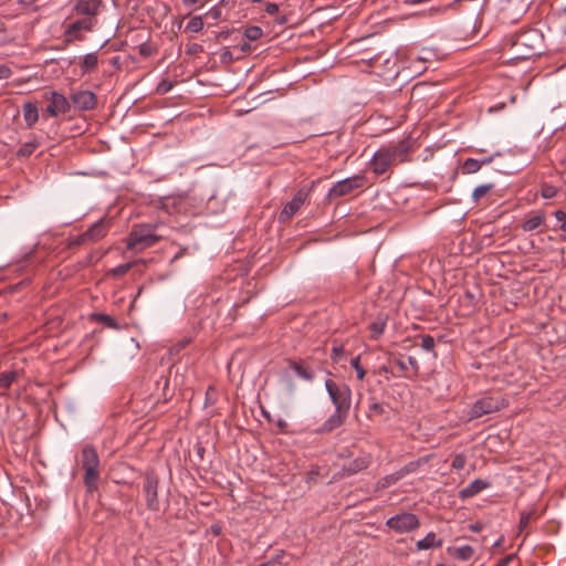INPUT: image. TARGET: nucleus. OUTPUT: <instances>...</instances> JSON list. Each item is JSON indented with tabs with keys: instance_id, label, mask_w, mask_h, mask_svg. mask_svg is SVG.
<instances>
[{
	"instance_id": "1",
	"label": "nucleus",
	"mask_w": 566,
	"mask_h": 566,
	"mask_svg": "<svg viewBox=\"0 0 566 566\" xmlns=\"http://www.w3.org/2000/svg\"><path fill=\"white\" fill-rule=\"evenodd\" d=\"M410 153V140L405 138L379 148L370 159V169L376 175L385 174L392 165L406 163Z\"/></svg>"
},
{
	"instance_id": "2",
	"label": "nucleus",
	"mask_w": 566,
	"mask_h": 566,
	"mask_svg": "<svg viewBox=\"0 0 566 566\" xmlns=\"http://www.w3.org/2000/svg\"><path fill=\"white\" fill-rule=\"evenodd\" d=\"M542 35L537 30H527L517 34L512 43L515 53L512 59L526 60L535 54H539Z\"/></svg>"
},
{
	"instance_id": "3",
	"label": "nucleus",
	"mask_w": 566,
	"mask_h": 566,
	"mask_svg": "<svg viewBox=\"0 0 566 566\" xmlns=\"http://www.w3.org/2000/svg\"><path fill=\"white\" fill-rule=\"evenodd\" d=\"M81 464L85 471L84 484L88 492L97 489L99 480V458L92 446H85L81 452Z\"/></svg>"
},
{
	"instance_id": "4",
	"label": "nucleus",
	"mask_w": 566,
	"mask_h": 566,
	"mask_svg": "<svg viewBox=\"0 0 566 566\" xmlns=\"http://www.w3.org/2000/svg\"><path fill=\"white\" fill-rule=\"evenodd\" d=\"M154 230L155 228L150 224L134 227L127 239V249L140 252L155 245L160 237Z\"/></svg>"
},
{
	"instance_id": "5",
	"label": "nucleus",
	"mask_w": 566,
	"mask_h": 566,
	"mask_svg": "<svg viewBox=\"0 0 566 566\" xmlns=\"http://www.w3.org/2000/svg\"><path fill=\"white\" fill-rule=\"evenodd\" d=\"M325 388L335 407L339 411L349 412L352 405V390L346 384H338L332 379L325 380Z\"/></svg>"
},
{
	"instance_id": "6",
	"label": "nucleus",
	"mask_w": 566,
	"mask_h": 566,
	"mask_svg": "<svg viewBox=\"0 0 566 566\" xmlns=\"http://www.w3.org/2000/svg\"><path fill=\"white\" fill-rule=\"evenodd\" d=\"M507 406V401L502 397H483L476 400L470 409V419H476L484 415L499 411Z\"/></svg>"
},
{
	"instance_id": "7",
	"label": "nucleus",
	"mask_w": 566,
	"mask_h": 566,
	"mask_svg": "<svg viewBox=\"0 0 566 566\" xmlns=\"http://www.w3.org/2000/svg\"><path fill=\"white\" fill-rule=\"evenodd\" d=\"M420 525L416 514L403 512L396 514L386 521V526L399 534L409 533Z\"/></svg>"
},
{
	"instance_id": "8",
	"label": "nucleus",
	"mask_w": 566,
	"mask_h": 566,
	"mask_svg": "<svg viewBox=\"0 0 566 566\" xmlns=\"http://www.w3.org/2000/svg\"><path fill=\"white\" fill-rule=\"evenodd\" d=\"M97 24L96 18H81L65 27L64 36L66 42L82 40V33L92 32Z\"/></svg>"
},
{
	"instance_id": "9",
	"label": "nucleus",
	"mask_w": 566,
	"mask_h": 566,
	"mask_svg": "<svg viewBox=\"0 0 566 566\" xmlns=\"http://www.w3.org/2000/svg\"><path fill=\"white\" fill-rule=\"evenodd\" d=\"M316 181H312V186L308 189L302 188L300 189L291 201H289L283 210L280 213V221L286 222L291 220L301 209V207L305 203L307 200L313 187L315 186Z\"/></svg>"
},
{
	"instance_id": "10",
	"label": "nucleus",
	"mask_w": 566,
	"mask_h": 566,
	"mask_svg": "<svg viewBox=\"0 0 566 566\" xmlns=\"http://www.w3.org/2000/svg\"><path fill=\"white\" fill-rule=\"evenodd\" d=\"M45 101H49V105L45 108V113L51 117H56L61 114L69 113L71 111V104L67 98L55 91L45 92L43 94Z\"/></svg>"
},
{
	"instance_id": "11",
	"label": "nucleus",
	"mask_w": 566,
	"mask_h": 566,
	"mask_svg": "<svg viewBox=\"0 0 566 566\" xmlns=\"http://www.w3.org/2000/svg\"><path fill=\"white\" fill-rule=\"evenodd\" d=\"M365 184V177L361 175H355L353 177L343 179L336 182L328 191V198L334 199L346 196L355 189L361 188Z\"/></svg>"
},
{
	"instance_id": "12",
	"label": "nucleus",
	"mask_w": 566,
	"mask_h": 566,
	"mask_svg": "<svg viewBox=\"0 0 566 566\" xmlns=\"http://www.w3.org/2000/svg\"><path fill=\"white\" fill-rule=\"evenodd\" d=\"M289 371H291L292 374H294L295 376L300 377L305 381H312L314 379V373L307 367H305L302 363L292 360L289 361V367L283 376V381L290 392H293L295 387Z\"/></svg>"
},
{
	"instance_id": "13",
	"label": "nucleus",
	"mask_w": 566,
	"mask_h": 566,
	"mask_svg": "<svg viewBox=\"0 0 566 566\" xmlns=\"http://www.w3.org/2000/svg\"><path fill=\"white\" fill-rule=\"evenodd\" d=\"M158 479L155 474H146L144 479V494L146 505L150 511H159L160 502L158 499Z\"/></svg>"
},
{
	"instance_id": "14",
	"label": "nucleus",
	"mask_w": 566,
	"mask_h": 566,
	"mask_svg": "<svg viewBox=\"0 0 566 566\" xmlns=\"http://www.w3.org/2000/svg\"><path fill=\"white\" fill-rule=\"evenodd\" d=\"M103 8L101 0H76L72 13L83 18H96Z\"/></svg>"
},
{
	"instance_id": "15",
	"label": "nucleus",
	"mask_w": 566,
	"mask_h": 566,
	"mask_svg": "<svg viewBox=\"0 0 566 566\" xmlns=\"http://www.w3.org/2000/svg\"><path fill=\"white\" fill-rule=\"evenodd\" d=\"M348 413L349 412L335 409L334 412L322 423V426L316 429V433L324 434L336 430L346 421Z\"/></svg>"
},
{
	"instance_id": "16",
	"label": "nucleus",
	"mask_w": 566,
	"mask_h": 566,
	"mask_svg": "<svg viewBox=\"0 0 566 566\" xmlns=\"http://www.w3.org/2000/svg\"><path fill=\"white\" fill-rule=\"evenodd\" d=\"M71 99L80 111H91L96 105L95 94L87 90L72 93Z\"/></svg>"
},
{
	"instance_id": "17",
	"label": "nucleus",
	"mask_w": 566,
	"mask_h": 566,
	"mask_svg": "<svg viewBox=\"0 0 566 566\" xmlns=\"http://www.w3.org/2000/svg\"><path fill=\"white\" fill-rule=\"evenodd\" d=\"M108 221L99 219L90 229L82 233V241L96 242L103 239L108 231Z\"/></svg>"
},
{
	"instance_id": "18",
	"label": "nucleus",
	"mask_w": 566,
	"mask_h": 566,
	"mask_svg": "<svg viewBox=\"0 0 566 566\" xmlns=\"http://www.w3.org/2000/svg\"><path fill=\"white\" fill-rule=\"evenodd\" d=\"M488 486H489V483L486 481L476 479L460 491V496L462 499L472 497V496L476 495L479 492L486 489Z\"/></svg>"
},
{
	"instance_id": "19",
	"label": "nucleus",
	"mask_w": 566,
	"mask_h": 566,
	"mask_svg": "<svg viewBox=\"0 0 566 566\" xmlns=\"http://www.w3.org/2000/svg\"><path fill=\"white\" fill-rule=\"evenodd\" d=\"M23 119L28 128H32L39 119V111L35 104L28 102L23 104Z\"/></svg>"
},
{
	"instance_id": "20",
	"label": "nucleus",
	"mask_w": 566,
	"mask_h": 566,
	"mask_svg": "<svg viewBox=\"0 0 566 566\" xmlns=\"http://www.w3.org/2000/svg\"><path fill=\"white\" fill-rule=\"evenodd\" d=\"M442 545V539H437V536L433 532H430L416 543L418 551H424L432 547H440Z\"/></svg>"
},
{
	"instance_id": "21",
	"label": "nucleus",
	"mask_w": 566,
	"mask_h": 566,
	"mask_svg": "<svg viewBox=\"0 0 566 566\" xmlns=\"http://www.w3.org/2000/svg\"><path fill=\"white\" fill-rule=\"evenodd\" d=\"M447 551L451 556L460 560H469L474 554V549L470 545H464L460 547H448Z\"/></svg>"
},
{
	"instance_id": "22",
	"label": "nucleus",
	"mask_w": 566,
	"mask_h": 566,
	"mask_svg": "<svg viewBox=\"0 0 566 566\" xmlns=\"http://www.w3.org/2000/svg\"><path fill=\"white\" fill-rule=\"evenodd\" d=\"M544 220L545 218L542 213L533 214L523 222L522 229L527 232L534 231L544 223Z\"/></svg>"
},
{
	"instance_id": "23",
	"label": "nucleus",
	"mask_w": 566,
	"mask_h": 566,
	"mask_svg": "<svg viewBox=\"0 0 566 566\" xmlns=\"http://www.w3.org/2000/svg\"><path fill=\"white\" fill-rule=\"evenodd\" d=\"M17 370H8L0 374V389H8L18 379Z\"/></svg>"
},
{
	"instance_id": "24",
	"label": "nucleus",
	"mask_w": 566,
	"mask_h": 566,
	"mask_svg": "<svg viewBox=\"0 0 566 566\" xmlns=\"http://www.w3.org/2000/svg\"><path fill=\"white\" fill-rule=\"evenodd\" d=\"M98 63V57L96 55V53H88L86 55H84L83 60H82V72L83 73H87V72H91L93 71L96 65Z\"/></svg>"
},
{
	"instance_id": "25",
	"label": "nucleus",
	"mask_w": 566,
	"mask_h": 566,
	"mask_svg": "<svg viewBox=\"0 0 566 566\" xmlns=\"http://www.w3.org/2000/svg\"><path fill=\"white\" fill-rule=\"evenodd\" d=\"M205 22L201 15L192 17L186 25V31L191 33H198L202 31Z\"/></svg>"
},
{
	"instance_id": "26",
	"label": "nucleus",
	"mask_w": 566,
	"mask_h": 566,
	"mask_svg": "<svg viewBox=\"0 0 566 566\" xmlns=\"http://www.w3.org/2000/svg\"><path fill=\"white\" fill-rule=\"evenodd\" d=\"M396 364L398 365V367L400 368V370L402 371H407L408 368L410 367L413 371L415 375L418 374V370H419V364L417 361V359L412 356H409L407 361L402 360V359H398L396 361Z\"/></svg>"
},
{
	"instance_id": "27",
	"label": "nucleus",
	"mask_w": 566,
	"mask_h": 566,
	"mask_svg": "<svg viewBox=\"0 0 566 566\" xmlns=\"http://www.w3.org/2000/svg\"><path fill=\"white\" fill-rule=\"evenodd\" d=\"M385 327H386V321L382 318H378V319L374 321L373 323H370L369 329L371 333V337L374 339H377L385 332Z\"/></svg>"
},
{
	"instance_id": "28",
	"label": "nucleus",
	"mask_w": 566,
	"mask_h": 566,
	"mask_svg": "<svg viewBox=\"0 0 566 566\" xmlns=\"http://www.w3.org/2000/svg\"><path fill=\"white\" fill-rule=\"evenodd\" d=\"M494 185L493 184H484L478 186L472 193V198L474 201H479L483 197H485L492 189Z\"/></svg>"
},
{
	"instance_id": "29",
	"label": "nucleus",
	"mask_w": 566,
	"mask_h": 566,
	"mask_svg": "<svg viewBox=\"0 0 566 566\" xmlns=\"http://www.w3.org/2000/svg\"><path fill=\"white\" fill-rule=\"evenodd\" d=\"M263 34V31L260 27L258 25H251V27H248L245 30H244V36L250 40V41H256L259 40Z\"/></svg>"
},
{
	"instance_id": "30",
	"label": "nucleus",
	"mask_w": 566,
	"mask_h": 566,
	"mask_svg": "<svg viewBox=\"0 0 566 566\" xmlns=\"http://www.w3.org/2000/svg\"><path fill=\"white\" fill-rule=\"evenodd\" d=\"M557 192H558L557 187H555L551 184L545 182L541 186V196L544 199H552L557 195Z\"/></svg>"
},
{
	"instance_id": "31",
	"label": "nucleus",
	"mask_w": 566,
	"mask_h": 566,
	"mask_svg": "<svg viewBox=\"0 0 566 566\" xmlns=\"http://www.w3.org/2000/svg\"><path fill=\"white\" fill-rule=\"evenodd\" d=\"M481 168V163L478 159L468 158L463 164V170L467 174H474Z\"/></svg>"
},
{
	"instance_id": "32",
	"label": "nucleus",
	"mask_w": 566,
	"mask_h": 566,
	"mask_svg": "<svg viewBox=\"0 0 566 566\" xmlns=\"http://www.w3.org/2000/svg\"><path fill=\"white\" fill-rule=\"evenodd\" d=\"M367 465H368V461L366 459L359 458V459L354 460L349 464L347 471H348V473L354 474V473H357L358 471L367 468Z\"/></svg>"
},
{
	"instance_id": "33",
	"label": "nucleus",
	"mask_w": 566,
	"mask_h": 566,
	"mask_svg": "<svg viewBox=\"0 0 566 566\" xmlns=\"http://www.w3.org/2000/svg\"><path fill=\"white\" fill-rule=\"evenodd\" d=\"M384 412H385V408L381 403H379L377 401H371L368 407L367 417L371 419L376 416L382 415Z\"/></svg>"
},
{
	"instance_id": "34",
	"label": "nucleus",
	"mask_w": 566,
	"mask_h": 566,
	"mask_svg": "<svg viewBox=\"0 0 566 566\" xmlns=\"http://www.w3.org/2000/svg\"><path fill=\"white\" fill-rule=\"evenodd\" d=\"M401 479V474L397 472L392 473V474H389V475H386L385 478H382L378 484L380 488H388L392 484H395L397 481H399Z\"/></svg>"
},
{
	"instance_id": "35",
	"label": "nucleus",
	"mask_w": 566,
	"mask_h": 566,
	"mask_svg": "<svg viewBox=\"0 0 566 566\" xmlns=\"http://www.w3.org/2000/svg\"><path fill=\"white\" fill-rule=\"evenodd\" d=\"M350 365L356 370L357 378L359 380H363L366 375V371L360 365V356H356L355 358H353Z\"/></svg>"
},
{
	"instance_id": "36",
	"label": "nucleus",
	"mask_w": 566,
	"mask_h": 566,
	"mask_svg": "<svg viewBox=\"0 0 566 566\" xmlns=\"http://www.w3.org/2000/svg\"><path fill=\"white\" fill-rule=\"evenodd\" d=\"M94 317H95L96 321L105 324L108 327H116L117 326L115 319L112 316L107 315V314L98 313V314H95Z\"/></svg>"
},
{
	"instance_id": "37",
	"label": "nucleus",
	"mask_w": 566,
	"mask_h": 566,
	"mask_svg": "<svg viewBox=\"0 0 566 566\" xmlns=\"http://www.w3.org/2000/svg\"><path fill=\"white\" fill-rule=\"evenodd\" d=\"M132 266H133L132 263H124V264H120V265L114 268L111 271V273L114 276H122V275H125L132 269Z\"/></svg>"
},
{
	"instance_id": "38",
	"label": "nucleus",
	"mask_w": 566,
	"mask_h": 566,
	"mask_svg": "<svg viewBox=\"0 0 566 566\" xmlns=\"http://www.w3.org/2000/svg\"><path fill=\"white\" fill-rule=\"evenodd\" d=\"M465 462H467V458L464 454L462 453H459L457 454L453 460H452V463H451V467L454 469V470H461L464 468L465 465Z\"/></svg>"
},
{
	"instance_id": "39",
	"label": "nucleus",
	"mask_w": 566,
	"mask_h": 566,
	"mask_svg": "<svg viewBox=\"0 0 566 566\" xmlns=\"http://www.w3.org/2000/svg\"><path fill=\"white\" fill-rule=\"evenodd\" d=\"M436 342L431 335H424L421 337V347L424 350H432L434 348Z\"/></svg>"
},
{
	"instance_id": "40",
	"label": "nucleus",
	"mask_w": 566,
	"mask_h": 566,
	"mask_svg": "<svg viewBox=\"0 0 566 566\" xmlns=\"http://www.w3.org/2000/svg\"><path fill=\"white\" fill-rule=\"evenodd\" d=\"M172 88V83L169 82V81H166V80H163L161 82L158 83L157 87H156V92L158 94H166L168 93L170 90Z\"/></svg>"
},
{
	"instance_id": "41",
	"label": "nucleus",
	"mask_w": 566,
	"mask_h": 566,
	"mask_svg": "<svg viewBox=\"0 0 566 566\" xmlns=\"http://www.w3.org/2000/svg\"><path fill=\"white\" fill-rule=\"evenodd\" d=\"M555 218L560 223V230L566 231V210H557L555 212Z\"/></svg>"
},
{
	"instance_id": "42",
	"label": "nucleus",
	"mask_w": 566,
	"mask_h": 566,
	"mask_svg": "<svg viewBox=\"0 0 566 566\" xmlns=\"http://www.w3.org/2000/svg\"><path fill=\"white\" fill-rule=\"evenodd\" d=\"M531 517H532V513H530V512L521 513L520 524H518L520 531L524 530L528 525Z\"/></svg>"
},
{
	"instance_id": "43",
	"label": "nucleus",
	"mask_w": 566,
	"mask_h": 566,
	"mask_svg": "<svg viewBox=\"0 0 566 566\" xmlns=\"http://www.w3.org/2000/svg\"><path fill=\"white\" fill-rule=\"evenodd\" d=\"M417 465H418V463H416V462H410V463L406 464L405 467H402V468L398 471V473H399V474H401V479H402L405 475L409 474L410 472H413V471L417 469Z\"/></svg>"
},
{
	"instance_id": "44",
	"label": "nucleus",
	"mask_w": 566,
	"mask_h": 566,
	"mask_svg": "<svg viewBox=\"0 0 566 566\" xmlns=\"http://www.w3.org/2000/svg\"><path fill=\"white\" fill-rule=\"evenodd\" d=\"M344 354V347L342 345L334 346L332 349L331 358L334 361H338Z\"/></svg>"
},
{
	"instance_id": "45",
	"label": "nucleus",
	"mask_w": 566,
	"mask_h": 566,
	"mask_svg": "<svg viewBox=\"0 0 566 566\" xmlns=\"http://www.w3.org/2000/svg\"><path fill=\"white\" fill-rule=\"evenodd\" d=\"M206 15L213 20H219L221 18V9L218 7H212L207 11Z\"/></svg>"
},
{
	"instance_id": "46",
	"label": "nucleus",
	"mask_w": 566,
	"mask_h": 566,
	"mask_svg": "<svg viewBox=\"0 0 566 566\" xmlns=\"http://www.w3.org/2000/svg\"><path fill=\"white\" fill-rule=\"evenodd\" d=\"M12 75V71L9 66L0 65V80H8Z\"/></svg>"
},
{
	"instance_id": "47",
	"label": "nucleus",
	"mask_w": 566,
	"mask_h": 566,
	"mask_svg": "<svg viewBox=\"0 0 566 566\" xmlns=\"http://www.w3.org/2000/svg\"><path fill=\"white\" fill-rule=\"evenodd\" d=\"M265 11H266V13L273 15V14L277 13L279 6L276 3L270 2V3L266 4Z\"/></svg>"
},
{
	"instance_id": "48",
	"label": "nucleus",
	"mask_w": 566,
	"mask_h": 566,
	"mask_svg": "<svg viewBox=\"0 0 566 566\" xmlns=\"http://www.w3.org/2000/svg\"><path fill=\"white\" fill-rule=\"evenodd\" d=\"M33 149H34L33 145H31V146L25 145V146H23L22 148L19 149L18 154L19 155H23V156L24 155H29V154H31L33 151Z\"/></svg>"
},
{
	"instance_id": "49",
	"label": "nucleus",
	"mask_w": 566,
	"mask_h": 566,
	"mask_svg": "<svg viewBox=\"0 0 566 566\" xmlns=\"http://www.w3.org/2000/svg\"><path fill=\"white\" fill-rule=\"evenodd\" d=\"M512 559H513V555H509V556L500 559L494 566H509V564Z\"/></svg>"
},
{
	"instance_id": "50",
	"label": "nucleus",
	"mask_w": 566,
	"mask_h": 566,
	"mask_svg": "<svg viewBox=\"0 0 566 566\" xmlns=\"http://www.w3.org/2000/svg\"><path fill=\"white\" fill-rule=\"evenodd\" d=\"M276 424H277V427L280 428V430L282 432H286L289 424H287V422L284 419H279L276 421Z\"/></svg>"
},
{
	"instance_id": "51",
	"label": "nucleus",
	"mask_w": 566,
	"mask_h": 566,
	"mask_svg": "<svg viewBox=\"0 0 566 566\" xmlns=\"http://www.w3.org/2000/svg\"><path fill=\"white\" fill-rule=\"evenodd\" d=\"M90 243V241H82V233L73 239V244H86Z\"/></svg>"
},
{
	"instance_id": "52",
	"label": "nucleus",
	"mask_w": 566,
	"mask_h": 566,
	"mask_svg": "<svg viewBox=\"0 0 566 566\" xmlns=\"http://www.w3.org/2000/svg\"><path fill=\"white\" fill-rule=\"evenodd\" d=\"M471 530L474 532H479L481 530V525L480 524L471 525Z\"/></svg>"
},
{
	"instance_id": "53",
	"label": "nucleus",
	"mask_w": 566,
	"mask_h": 566,
	"mask_svg": "<svg viewBox=\"0 0 566 566\" xmlns=\"http://www.w3.org/2000/svg\"><path fill=\"white\" fill-rule=\"evenodd\" d=\"M6 317V314H0V322Z\"/></svg>"
},
{
	"instance_id": "54",
	"label": "nucleus",
	"mask_w": 566,
	"mask_h": 566,
	"mask_svg": "<svg viewBox=\"0 0 566 566\" xmlns=\"http://www.w3.org/2000/svg\"><path fill=\"white\" fill-rule=\"evenodd\" d=\"M434 12H440L441 9L437 8V9H433Z\"/></svg>"
},
{
	"instance_id": "55",
	"label": "nucleus",
	"mask_w": 566,
	"mask_h": 566,
	"mask_svg": "<svg viewBox=\"0 0 566 566\" xmlns=\"http://www.w3.org/2000/svg\"><path fill=\"white\" fill-rule=\"evenodd\" d=\"M261 566H265V565H261Z\"/></svg>"
}]
</instances>
